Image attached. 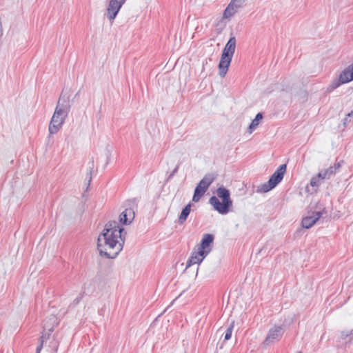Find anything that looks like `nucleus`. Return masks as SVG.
<instances>
[{"mask_svg": "<svg viewBox=\"0 0 353 353\" xmlns=\"http://www.w3.org/2000/svg\"><path fill=\"white\" fill-rule=\"evenodd\" d=\"M123 230L115 221H110L105 224L97 241L100 255L114 259L119 254L124 243Z\"/></svg>", "mask_w": 353, "mask_h": 353, "instance_id": "nucleus-1", "label": "nucleus"}, {"mask_svg": "<svg viewBox=\"0 0 353 353\" xmlns=\"http://www.w3.org/2000/svg\"><path fill=\"white\" fill-rule=\"evenodd\" d=\"M70 107L68 98L61 95L49 124L48 130L50 134L57 133L61 128L70 110Z\"/></svg>", "mask_w": 353, "mask_h": 353, "instance_id": "nucleus-2", "label": "nucleus"}, {"mask_svg": "<svg viewBox=\"0 0 353 353\" xmlns=\"http://www.w3.org/2000/svg\"><path fill=\"white\" fill-rule=\"evenodd\" d=\"M216 194L219 198L221 199L222 202H220L216 196H212L210 197L209 203L219 214H225L232 205L230 191L221 186L217 188Z\"/></svg>", "mask_w": 353, "mask_h": 353, "instance_id": "nucleus-3", "label": "nucleus"}, {"mask_svg": "<svg viewBox=\"0 0 353 353\" xmlns=\"http://www.w3.org/2000/svg\"><path fill=\"white\" fill-rule=\"evenodd\" d=\"M236 48V39L234 37L230 38L227 42L219 64V75L224 77L228 70L232 57Z\"/></svg>", "mask_w": 353, "mask_h": 353, "instance_id": "nucleus-4", "label": "nucleus"}, {"mask_svg": "<svg viewBox=\"0 0 353 353\" xmlns=\"http://www.w3.org/2000/svg\"><path fill=\"white\" fill-rule=\"evenodd\" d=\"M216 176L214 174H208L200 181L196 185L192 201L194 202H198L203 195L205 193L209 186L214 181Z\"/></svg>", "mask_w": 353, "mask_h": 353, "instance_id": "nucleus-5", "label": "nucleus"}, {"mask_svg": "<svg viewBox=\"0 0 353 353\" xmlns=\"http://www.w3.org/2000/svg\"><path fill=\"white\" fill-rule=\"evenodd\" d=\"M284 334V330L282 326L275 325L268 331L267 336L265 337L263 344L269 345L276 341H279Z\"/></svg>", "mask_w": 353, "mask_h": 353, "instance_id": "nucleus-6", "label": "nucleus"}, {"mask_svg": "<svg viewBox=\"0 0 353 353\" xmlns=\"http://www.w3.org/2000/svg\"><path fill=\"white\" fill-rule=\"evenodd\" d=\"M126 0H110L107 8V17L112 22Z\"/></svg>", "mask_w": 353, "mask_h": 353, "instance_id": "nucleus-7", "label": "nucleus"}, {"mask_svg": "<svg viewBox=\"0 0 353 353\" xmlns=\"http://www.w3.org/2000/svg\"><path fill=\"white\" fill-rule=\"evenodd\" d=\"M214 239V235L211 234H204L202 236L200 244L198 245L197 250L202 251L208 256L212 249Z\"/></svg>", "mask_w": 353, "mask_h": 353, "instance_id": "nucleus-8", "label": "nucleus"}, {"mask_svg": "<svg viewBox=\"0 0 353 353\" xmlns=\"http://www.w3.org/2000/svg\"><path fill=\"white\" fill-rule=\"evenodd\" d=\"M324 210L312 212L310 215L304 217L302 219V226L305 228H310L318 220L323 216Z\"/></svg>", "mask_w": 353, "mask_h": 353, "instance_id": "nucleus-9", "label": "nucleus"}, {"mask_svg": "<svg viewBox=\"0 0 353 353\" xmlns=\"http://www.w3.org/2000/svg\"><path fill=\"white\" fill-rule=\"evenodd\" d=\"M285 172L286 165L282 164L279 165L268 180V182L272 185V187L275 188L282 181Z\"/></svg>", "mask_w": 353, "mask_h": 353, "instance_id": "nucleus-10", "label": "nucleus"}, {"mask_svg": "<svg viewBox=\"0 0 353 353\" xmlns=\"http://www.w3.org/2000/svg\"><path fill=\"white\" fill-rule=\"evenodd\" d=\"M246 0H231L224 11V17H230L234 15L237 10L243 6Z\"/></svg>", "mask_w": 353, "mask_h": 353, "instance_id": "nucleus-11", "label": "nucleus"}, {"mask_svg": "<svg viewBox=\"0 0 353 353\" xmlns=\"http://www.w3.org/2000/svg\"><path fill=\"white\" fill-rule=\"evenodd\" d=\"M206 256L207 255L202 251L199 250H194L186 263V268H188L192 265L201 263Z\"/></svg>", "mask_w": 353, "mask_h": 353, "instance_id": "nucleus-12", "label": "nucleus"}, {"mask_svg": "<svg viewBox=\"0 0 353 353\" xmlns=\"http://www.w3.org/2000/svg\"><path fill=\"white\" fill-rule=\"evenodd\" d=\"M134 218V212L132 208H126L119 215V221L123 224L130 223Z\"/></svg>", "mask_w": 353, "mask_h": 353, "instance_id": "nucleus-13", "label": "nucleus"}, {"mask_svg": "<svg viewBox=\"0 0 353 353\" xmlns=\"http://www.w3.org/2000/svg\"><path fill=\"white\" fill-rule=\"evenodd\" d=\"M339 78L343 84L347 83L353 80V75L352 74V71L350 69V66H347L340 73Z\"/></svg>", "mask_w": 353, "mask_h": 353, "instance_id": "nucleus-14", "label": "nucleus"}, {"mask_svg": "<svg viewBox=\"0 0 353 353\" xmlns=\"http://www.w3.org/2000/svg\"><path fill=\"white\" fill-rule=\"evenodd\" d=\"M191 211V204H188L181 211L179 216V223L180 225H183L186 221L188 215L190 214Z\"/></svg>", "mask_w": 353, "mask_h": 353, "instance_id": "nucleus-15", "label": "nucleus"}, {"mask_svg": "<svg viewBox=\"0 0 353 353\" xmlns=\"http://www.w3.org/2000/svg\"><path fill=\"white\" fill-rule=\"evenodd\" d=\"M54 331V327H52L49 329V333L48 334H43L41 337L39 339V345L37 347L36 349V353H40L43 346L44 341H47L50 338V335L51 334V332Z\"/></svg>", "mask_w": 353, "mask_h": 353, "instance_id": "nucleus-16", "label": "nucleus"}, {"mask_svg": "<svg viewBox=\"0 0 353 353\" xmlns=\"http://www.w3.org/2000/svg\"><path fill=\"white\" fill-rule=\"evenodd\" d=\"M335 168L330 167L326 170H324L319 173V177H321L322 180L325 179H330V176L335 173Z\"/></svg>", "mask_w": 353, "mask_h": 353, "instance_id": "nucleus-17", "label": "nucleus"}, {"mask_svg": "<svg viewBox=\"0 0 353 353\" xmlns=\"http://www.w3.org/2000/svg\"><path fill=\"white\" fill-rule=\"evenodd\" d=\"M274 187H272V185L270 184L269 182L268 181L266 183L258 186L256 192L260 193H265L269 192Z\"/></svg>", "mask_w": 353, "mask_h": 353, "instance_id": "nucleus-18", "label": "nucleus"}, {"mask_svg": "<svg viewBox=\"0 0 353 353\" xmlns=\"http://www.w3.org/2000/svg\"><path fill=\"white\" fill-rule=\"evenodd\" d=\"M263 119V114L261 113H258L256 115L255 119L252 121L250 123L249 128L251 130V131L254 130L259 123V121Z\"/></svg>", "mask_w": 353, "mask_h": 353, "instance_id": "nucleus-19", "label": "nucleus"}, {"mask_svg": "<svg viewBox=\"0 0 353 353\" xmlns=\"http://www.w3.org/2000/svg\"><path fill=\"white\" fill-rule=\"evenodd\" d=\"M234 326V321H232L230 325L228 326V327L226 329L225 335H224V340L228 341L231 339L232 331Z\"/></svg>", "mask_w": 353, "mask_h": 353, "instance_id": "nucleus-20", "label": "nucleus"}, {"mask_svg": "<svg viewBox=\"0 0 353 353\" xmlns=\"http://www.w3.org/2000/svg\"><path fill=\"white\" fill-rule=\"evenodd\" d=\"M321 180L322 179H321V177H319L318 174L317 176L312 178V179L310 180V185L313 187H317L320 185Z\"/></svg>", "mask_w": 353, "mask_h": 353, "instance_id": "nucleus-21", "label": "nucleus"}, {"mask_svg": "<svg viewBox=\"0 0 353 353\" xmlns=\"http://www.w3.org/2000/svg\"><path fill=\"white\" fill-rule=\"evenodd\" d=\"M343 83L341 82L340 79H334L330 85V90H333L339 87Z\"/></svg>", "mask_w": 353, "mask_h": 353, "instance_id": "nucleus-22", "label": "nucleus"}, {"mask_svg": "<svg viewBox=\"0 0 353 353\" xmlns=\"http://www.w3.org/2000/svg\"><path fill=\"white\" fill-rule=\"evenodd\" d=\"M348 336H353V330L351 331H344L341 332V337L345 339Z\"/></svg>", "mask_w": 353, "mask_h": 353, "instance_id": "nucleus-23", "label": "nucleus"}, {"mask_svg": "<svg viewBox=\"0 0 353 353\" xmlns=\"http://www.w3.org/2000/svg\"><path fill=\"white\" fill-rule=\"evenodd\" d=\"M179 168V165H177L176 166V168L174 169V170L170 174V175L168 176V179H171L177 172Z\"/></svg>", "mask_w": 353, "mask_h": 353, "instance_id": "nucleus-24", "label": "nucleus"}, {"mask_svg": "<svg viewBox=\"0 0 353 353\" xmlns=\"http://www.w3.org/2000/svg\"><path fill=\"white\" fill-rule=\"evenodd\" d=\"M297 353H302V352H301V351H299V352H298Z\"/></svg>", "mask_w": 353, "mask_h": 353, "instance_id": "nucleus-25", "label": "nucleus"}]
</instances>
